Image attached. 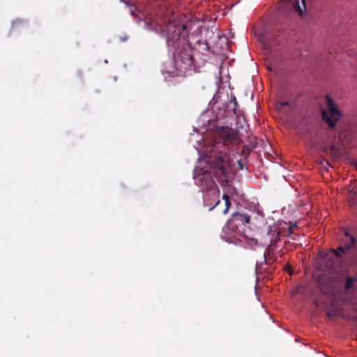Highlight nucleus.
I'll return each instance as SVG.
<instances>
[{
  "label": "nucleus",
  "instance_id": "nucleus-3",
  "mask_svg": "<svg viewBox=\"0 0 357 357\" xmlns=\"http://www.w3.org/2000/svg\"><path fill=\"white\" fill-rule=\"evenodd\" d=\"M218 135L222 141V144L218 143L213 147L212 155H223L227 158L228 162L229 158L228 153L229 152V145L238 144L242 143L238 133L232 128L229 127H220L218 129Z\"/></svg>",
  "mask_w": 357,
  "mask_h": 357
},
{
  "label": "nucleus",
  "instance_id": "nucleus-2",
  "mask_svg": "<svg viewBox=\"0 0 357 357\" xmlns=\"http://www.w3.org/2000/svg\"><path fill=\"white\" fill-rule=\"evenodd\" d=\"M206 162L208 164L210 170L201 169L199 172L196 173L194 176L195 182L202 190H208L213 195H215L218 189L213 175L222 185L228 183L227 158L223 155L209 154L206 157Z\"/></svg>",
  "mask_w": 357,
  "mask_h": 357
},
{
  "label": "nucleus",
  "instance_id": "nucleus-1",
  "mask_svg": "<svg viewBox=\"0 0 357 357\" xmlns=\"http://www.w3.org/2000/svg\"><path fill=\"white\" fill-rule=\"evenodd\" d=\"M163 36L166 37L168 47L176 50L174 54V65L180 73L192 70L194 66V54L192 42L186 40L189 29L174 14L168 13L160 22H156Z\"/></svg>",
  "mask_w": 357,
  "mask_h": 357
},
{
  "label": "nucleus",
  "instance_id": "nucleus-20",
  "mask_svg": "<svg viewBox=\"0 0 357 357\" xmlns=\"http://www.w3.org/2000/svg\"><path fill=\"white\" fill-rule=\"evenodd\" d=\"M333 150H335V146H332V147H331V151H333Z\"/></svg>",
  "mask_w": 357,
  "mask_h": 357
},
{
  "label": "nucleus",
  "instance_id": "nucleus-12",
  "mask_svg": "<svg viewBox=\"0 0 357 357\" xmlns=\"http://www.w3.org/2000/svg\"><path fill=\"white\" fill-rule=\"evenodd\" d=\"M344 232V234L349 238L350 240V242L349 244H345L344 245H340L338 248H337V250L339 252H341L342 253H345L348 250L351 249V248H353L354 245H355V242H356V239L355 238L350 235L349 233L346 231V230H344L343 231Z\"/></svg>",
  "mask_w": 357,
  "mask_h": 357
},
{
  "label": "nucleus",
  "instance_id": "nucleus-21",
  "mask_svg": "<svg viewBox=\"0 0 357 357\" xmlns=\"http://www.w3.org/2000/svg\"><path fill=\"white\" fill-rule=\"evenodd\" d=\"M354 165H355V167H356V168L357 169V161L355 162Z\"/></svg>",
  "mask_w": 357,
  "mask_h": 357
},
{
  "label": "nucleus",
  "instance_id": "nucleus-4",
  "mask_svg": "<svg viewBox=\"0 0 357 357\" xmlns=\"http://www.w3.org/2000/svg\"><path fill=\"white\" fill-rule=\"evenodd\" d=\"M327 103V111L323 110L321 116L324 121H325L331 128H334L337 122L341 119L342 113L340 109L336 107L333 98L326 96V97Z\"/></svg>",
  "mask_w": 357,
  "mask_h": 357
},
{
  "label": "nucleus",
  "instance_id": "nucleus-8",
  "mask_svg": "<svg viewBox=\"0 0 357 357\" xmlns=\"http://www.w3.org/2000/svg\"><path fill=\"white\" fill-rule=\"evenodd\" d=\"M188 40L192 42V43H195V47H192V50L195 54H201L202 55H206L207 52H209V43L203 42L202 38H199L197 37V35H194L192 33L190 36H187Z\"/></svg>",
  "mask_w": 357,
  "mask_h": 357
},
{
  "label": "nucleus",
  "instance_id": "nucleus-17",
  "mask_svg": "<svg viewBox=\"0 0 357 357\" xmlns=\"http://www.w3.org/2000/svg\"><path fill=\"white\" fill-rule=\"evenodd\" d=\"M345 238L342 240V241L344 242V245L347 243V244H349V242H350V240L349 238H347L345 235H344Z\"/></svg>",
  "mask_w": 357,
  "mask_h": 357
},
{
  "label": "nucleus",
  "instance_id": "nucleus-13",
  "mask_svg": "<svg viewBox=\"0 0 357 357\" xmlns=\"http://www.w3.org/2000/svg\"><path fill=\"white\" fill-rule=\"evenodd\" d=\"M222 199L225 200V206H226L225 210L223 211V213L226 214V213H227L229 208L230 207V205H231L230 198L227 195H224L222 196Z\"/></svg>",
  "mask_w": 357,
  "mask_h": 357
},
{
  "label": "nucleus",
  "instance_id": "nucleus-7",
  "mask_svg": "<svg viewBox=\"0 0 357 357\" xmlns=\"http://www.w3.org/2000/svg\"><path fill=\"white\" fill-rule=\"evenodd\" d=\"M285 38L284 34L282 36L281 33L275 30L271 34L270 37H267L264 39V47L270 54L274 55L276 51L279 50L277 47L278 45H280L282 39Z\"/></svg>",
  "mask_w": 357,
  "mask_h": 357
},
{
  "label": "nucleus",
  "instance_id": "nucleus-6",
  "mask_svg": "<svg viewBox=\"0 0 357 357\" xmlns=\"http://www.w3.org/2000/svg\"><path fill=\"white\" fill-rule=\"evenodd\" d=\"M296 227V224H294L293 225H290L288 227V234H286L284 231H277L276 237H271V242L269 245L267 247L264 252V259L266 262H273L276 260L273 255L276 249V243L280 241V237L285 235H290L293 234L294 228Z\"/></svg>",
  "mask_w": 357,
  "mask_h": 357
},
{
  "label": "nucleus",
  "instance_id": "nucleus-15",
  "mask_svg": "<svg viewBox=\"0 0 357 357\" xmlns=\"http://www.w3.org/2000/svg\"><path fill=\"white\" fill-rule=\"evenodd\" d=\"M331 251L334 253V255L336 257H340V253L339 252V251L337 250H331Z\"/></svg>",
  "mask_w": 357,
  "mask_h": 357
},
{
  "label": "nucleus",
  "instance_id": "nucleus-19",
  "mask_svg": "<svg viewBox=\"0 0 357 357\" xmlns=\"http://www.w3.org/2000/svg\"><path fill=\"white\" fill-rule=\"evenodd\" d=\"M219 203H220V200H218V201L216 202L215 205L213 207L210 208H209V210H210V211H211V210H212V209H213V208H214L217 204H218Z\"/></svg>",
  "mask_w": 357,
  "mask_h": 357
},
{
  "label": "nucleus",
  "instance_id": "nucleus-11",
  "mask_svg": "<svg viewBox=\"0 0 357 357\" xmlns=\"http://www.w3.org/2000/svg\"><path fill=\"white\" fill-rule=\"evenodd\" d=\"M197 33L196 35H199V38H202L203 42L208 43L210 39H211L215 33L212 30H210L206 27H200L197 29Z\"/></svg>",
  "mask_w": 357,
  "mask_h": 357
},
{
  "label": "nucleus",
  "instance_id": "nucleus-14",
  "mask_svg": "<svg viewBox=\"0 0 357 357\" xmlns=\"http://www.w3.org/2000/svg\"><path fill=\"white\" fill-rule=\"evenodd\" d=\"M354 284V279L351 277H347L345 284V289L349 290L353 287Z\"/></svg>",
  "mask_w": 357,
  "mask_h": 357
},
{
  "label": "nucleus",
  "instance_id": "nucleus-10",
  "mask_svg": "<svg viewBox=\"0 0 357 357\" xmlns=\"http://www.w3.org/2000/svg\"><path fill=\"white\" fill-rule=\"evenodd\" d=\"M229 220L227 222V225L223 229L224 232L229 236V238H234L237 240H240L239 237L242 234V231L244 230L239 226L236 225V227H229Z\"/></svg>",
  "mask_w": 357,
  "mask_h": 357
},
{
  "label": "nucleus",
  "instance_id": "nucleus-9",
  "mask_svg": "<svg viewBox=\"0 0 357 357\" xmlns=\"http://www.w3.org/2000/svg\"><path fill=\"white\" fill-rule=\"evenodd\" d=\"M250 221V216L248 214L235 213L232 215L231 218L229 220V227H234L238 225L244 229L245 225L248 224Z\"/></svg>",
  "mask_w": 357,
  "mask_h": 357
},
{
  "label": "nucleus",
  "instance_id": "nucleus-5",
  "mask_svg": "<svg viewBox=\"0 0 357 357\" xmlns=\"http://www.w3.org/2000/svg\"><path fill=\"white\" fill-rule=\"evenodd\" d=\"M304 9H302L298 0H282L278 3V10L284 15H289L293 12L303 16L306 10L305 0H302Z\"/></svg>",
  "mask_w": 357,
  "mask_h": 357
},
{
  "label": "nucleus",
  "instance_id": "nucleus-18",
  "mask_svg": "<svg viewBox=\"0 0 357 357\" xmlns=\"http://www.w3.org/2000/svg\"><path fill=\"white\" fill-rule=\"evenodd\" d=\"M238 165H239L241 169H243V164H242L241 160L238 161Z\"/></svg>",
  "mask_w": 357,
  "mask_h": 357
},
{
  "label": "nucleus",
  "instance_id": "nucleus-16",
  "mask_svg": "<svg viewBox=\"0 0 357 357\" xmlns=\"http://www.w3.org/2000/svg\"><path fill=\"white\" fill-rule=\"evenodd\" d=\"M289 105H290V102H287V101L282 102L280 103L281 107H286V106H289Z\"/></svg>",
  "mask_w": 357,
  "mask_h": 357
}]
</instances>
